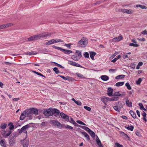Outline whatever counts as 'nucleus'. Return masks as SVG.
<instances>
[{
    "instance_id": "obj_58",
    "label": "nucleus",
    "mask_w": 147,
    "mask_h": 147,
    "mask_svg": "<svg viewBox=\"0 0 147 147\" xmlns=\"http://www.w3.org/2000/svg\"><path fill=\"white\" fill-rule=\"evenodd\" d=\"M101 100L105 104L107 102V101L105 100H106L105 99L104 97L101 98Z\"/></svg>"
},
{
    "instance_id": "obj_5",
    "label": "nucleus",
    "mask_w": 147,
    "mask_h": 147,
    "mask_svg": "<svg viewBox=\"0 0 147 147\" xmlns=\"http://www.w3.org/2000/svg\"><path fill=\"white\" fill-rule=\"evenodd\" d=\"M52 112V108H50L48 109L45 110L43 113L45 116L49 117L53 115Z\"/></svg>"
},
{
    "instance_id": "obj_10",
    "label": "nucleus",
    "mask_w": 147,
    "mask_h": 147,
    "mask_svg": "<svg viewBox=\"0 0 147 147\" xmlns=\"http://www.w3.org/2000/svg\"><path fill=\"white\" fill-rule=\"evenodd\" d=\"M51 123L54 125H57L58 127H62V125L58 121L53 120L51 121Z\"/></svg>"
},
{
    "instance_id": "obj_14",
    "label": "nucleus",
    "mask_w": 147,
    "mask_h": 147,
    "mask_svg": "<svg viewBox=\"0 0 147 147\" xmlns=\"http://www.w3.org/2000/svg\"><path fill=\"white\" fill-rule=\"evenodd\" d=\"M15 141L14 140V138L12 135H11L9 137V144L12 146L14 142Z\"/></svg>"
},
{
    "instance_id": "obj_36",
    "label": "nucleus",
    "mask_w": 147,
    "mask_h": 147,
    "mask_svg": "<svg viewBox=\"0 0 147 147\" xmlns=\"http://www.w3.org/2000/svg\"><path fill=\"white\" fill-rule=\"evenodd\" d=\"M63 126H64L66 128H68L70 129H73V127L71 126L68 125H63Z\"/></svg>"
},
{
    "instance_id": "obj_51",
    "label": "nucleus",
    "mask_w": 147,
    "mask_h": 147,
    "mask_svg": "<svg viewBox=\"0 0 147 147\" xmlns=\"http://www.w3.org/2000/svg\"><path fill=\"white\" fill-rule=\"evenodd\" d=\"M54 63L55 64V65L57 66L60 68H64V67H63L61 65L58 64V63L55 62H54Z\"/></svg>"
},
{
    "instance_id": "obj_18",
    "label": "nucleus",
    "mask_w": 147,
    "mask_h": 147,
    "mask_svg": "<svg viewBox=\"0 0 147 147\" xmlns=\"http://www.w3.org/2000/svg\"><path fill=\"white\" fill-rule=\"evenodd\" d=\"M100 78L102 80L104 81H106L109 79V78L106 75L102 76Z\"/></svg>"
},
{
    "instance_id": "obj_12",
    "label": "nucleus",
    "mask_w": 147,
    "mask_h": 147,
    "mask_svg": "<svg viewBox=\"0 0 147 147\" xmlns=\"http://www.w3.org/2000/svg\"><path fill=\"white\" fill-rule=\"evenodd\" d=\"M123 39V37L122 36H120L118 37H115L112 39V42H118Z\"/></svg>"
},
{
    "instance_id": "obj_44",
    "label": "nucleus",
    "mask_w": 147,
    "mask_h": 147,
    "mask_svg": "<svg viewBox=\"0 0 147 147\" xmlns=\"http://www.w3.org/2000/svg\"><path fill=\"white\" fill-rule=\"evenodd\" d=\"M4 27V28L6 27H8L9 26H11L12 25L11 23H8L7 24H5L3 25Z\"/></svg>"
},
{
    "instance_id": "obj_39",
    "label": "nucleus",
    "mask_w": 147,
    "mask_h": 147,
    "mask_svg": "<svg viewBox=\"0 0 147 147\" xmlns=\"http://www.w3.org/2000/svg\"><path fill=\"white\" fill-rule=\"evenodd\" d=\"M114 109L116 111L119 112L120 111V109L118 108V106H116L113 107Z\"/></svg>"
},
{
    "instance_id": "obj_40",
    "label": "nucleus",
    "mask_w": 147,
    "mask_h": 147,
    "mask_svg": "<svg viewBox=\"0 0 147 147\" xmlns=\"http://www.w3.org/2000/svg\"><path fill=\"white\" fill-rule=\"evenodd\" d=\"M53 69L54 71H55V73L57 74H58L60 72L58 70V69L56 67H55L54 68H53Z\"/></svg>"
},
{
    "instance_id": "obj_2",
    "label": "nucleus",
    "mask_w": 147,
    "mask_h": 147,
    "mask_svg": "<svg viewBox=\"0 0 147 147\" xmlns=\"http://www.w3.org/2000/svg\"><path fill=\"white\" fill-rule=\"evenodd\" d=\"M88 43L87 39L82 38L78 43V46L79 47H85Z\"/></svg>"
},
{
    "instance_id": "obj_34",
    "label": "nucleus",
    "mask_w": 147,
    "mask_h": 147,
    "mask_svg": "<svg viewBox=\"0 0 147 147\" xmlns=\"http://www.w3.org/2000/svg\"><path fill=\"white\" fill-rule=\"evenodd\" d=\"M121 95L119 93V92H115L114 93V94H113V95H112V96H121Z\"/></svg>"
},
{
    "instance_id": "obj_27",
    "label": "nucleus",
    "mask_w": 147,
    "mask_h": 147,
    "mask_svg": "<svg viewBox=\"0 0 147 147\" xmlns=\"http://www.w3.org/2000/svg\"><path fill=\"white\" fill-rule=\"evenodd\" d=\"M136 7H140L142 9H146L147 8V7L146 6L143 5H136Z\"/></svg>"
},
{
    "instance_id": "obj_61",
    "label": "nucleus",
    "mask_w": 147,
    "mask_h": 147,
    "mask_svg": "<svg viewBox=\"0 0 147 147\" xmlns=\"http://www.w3.org/2000/svg\"><path fill=\"white\" fill-rule=\"evenodd\" d=\"M142 34L144 35L147 34V31L146 30H144L142 32Z\"/></svg>"
},
{
    "instance_id": "obj_7",
    "label": "nucleus",
    "mask_w": 147,
    "mask_h": 147,
    "mask_svg": "<svg viewBox=\"0 0 147 147\" xmlns=\"http://www.w3.org/2000/svg\"><path fill=\"white\" fill-rule=\"evenodd\" d=\"M21 141L22 142L21 144L23 146V147H28L29 144L28 140H25V139H24L22 140H21Z\"/></svg>"
},
{
    "instance_id": "obj_16",
    "label": "nucleus",
    "mask_w": 147,
    "mask_h": 147,
    "mask_svg": "<svg viewBox=\"0 0 147 147\" xmlns=\"http://www.w3.org/2000/svg\"><path fill=\"white\" fill-rule=\"evenodd\" d=\"M29 109L30 111H31V112L33 114H34L36 115L38 114V110L37 109L32 108Z\"/></svg>"
},
{
    "instance_id": "obj_54",
    "label": "nucleus",
    "mask_w": 147,
    "mask_h": 147,
    "mask_svg": "<svg viewBox=\"0 0 147 147\" xmlns=\"http://www.w3.org/2000/svg\"><path fill=\"white\" fill-rule=\"evenodd\" d=\"M104 97L105 99L106 100H106L107 102V101H111L112 100L111 98H109L108 97L105 96H104Z\"/></svg>"
},
{
    "instance_id": "obj_41",
    "label": "nucleus",
    "mask_w": 147,
    "mask_h": 147,
    "mask_svg": "<svg viewBox=\"0 0 147 147\" xmlns=\"http://www.w3.org/2000/svg\"><path fill=\"white\" fill-rule=\"evenodd\" d=\"M76 122L77 123H78L82 125H86V124L85 123H84V122H83L80 120H77L76 121Z\"/></svg>"
},
{
    "instance_id": "obj_46",
    "label": "nucleus",
    "mask_w": 147,
    "mask_h": 147,
    "mask_svg": "<svg viewBox=\"0 0 147 147\" xmlns=\"http://www.w3.org/2000/svg\"><path fill=\"white\" fill-rule=\"evenodd\" d=\"M61 78L64 80H67L69 79V77L67 76V77H66L65 76H59Z\"/></svg>"
},
{
    "instance_id": "obj_23",
    "label": "nucleus",
    "mask_w": 147,
    "mask_h": 147,
    "mask_svg": "<svg viewBox=\"0 0 147 147\" xmlns=\"http://www.w3.org/2000/svg\"><path fill=\"white\" fill-rule=\"evenodd\" d=\"M71 58L74 60L76 61H78L79 59L76 54L73 55L71 57Z\"/></svg>"
},
{
    "instance_id": "obj_38",
    "label": "nucleus",
    "mask_w": 147,
    "mask_h": 147,
    "mask_svg": "<svg viewBox=\"0 0 147 147\" xmlns=\"http://www.w3.org/2000/svg\"><path fill=\"white\" fill-rule=\"evenodd\" d=\"M129 45L131 46H133L134 47H138L139 46V45L133 43H130Z\"/></svg>"
},
{
    "instance_id": "obj_11",
    "label": "nucleus",
    "mask_w": 147,
    "mask_h": 147,
    "mask_svg": "<svg viewBox=\"0 0 147 147\" xmlns=\"http://www.w3.org/2000/svg\"><path fill=\"white\" fill-rule=\"evenodd\" d=\"M31 111H30V109H29L28 110L26 111L27 113V116L29 117V119H31L32 118V115L33 114L31 112Z\"/></svg>"
},
{
    "instance_id": "obj_60",
    "label": "nucleus",
    "mask_w": 147,
    "mask_h": 147,
    "mask_svg": "<svg viewBox=\"0 0 147 147\" xmlns=\"http://www.w3.org/2000/svg\"><path fill=\"white\" fill-rule=\"evenodd\" d=\"M136 134L138 136H140V132L138 131H137L136 132Z\"/></svg>"
},
{
    "instance_id": "obj_45",
    "label": "nucleus",
    "mask_w": 147,
    "mask_h": 147,
    "mask_svg": "<svg viewBox=\"0 0 147 147\" xmlns=\"http://www.w3.org/2000/svg\"><path fill=\"white\" fill-rule=\"evenodd\" d=\"M84 107L85 109L88 111H90L91 110V108L89 107L86 106H84Z\"/></svg>"
},
{
    "instance_id": "obj_32",
    "label": "nucleus",
    "mask_w": 147,
    "mask_h": 147,
    "mask_svg": "<svg viewBox=\"0 0 147 147\" xmlns=\"http://www.w3.org/2000/svg\"><path fill=\"white\" fill-rule=\"evenodd\" d=\"M54 39V42L55 43L59 42H63V40H62L61 39L56 38V39Z\"/></svg>"
},
{
    "instance_id": "obj_57",
    "label": "nucleus",
    "mask_w": 147,
    "mask_h": 147,
    "mask_svg": "<svg viewBox=\"0 0 147 147\" xmlns=\"http://www.w3.org/2000/svg\"><path fill=\"white\" fill-rule=\"evenodd\" d=\"M11 131H10L8 132V133L6 134L5 135V136L8 137L11 134Z\"/></svg>"
},
{
    "instance_id": "obj_55",
    "label": "nucleus",
    "mask_w": 147,
    "mask_h": 147,
    "mask_svg": "<svg viewBox=\"0 0 147 147\" xmlns=\"http://www.w3.org/2000/svg\"><path fill=\"white\" fill-rule=\"evenodd\" d=\"M37 53L36 51H32L30 52V55H34L37 54Z\"/></svg>"
},
{
    "instance_id": "obj_47",
    "label": "nucleus",
    "mask_w": 147,
    "mask_h": 147,
    "mask_svg": "<svg viewBox=\"0 0 147 147\" xmlns=\"http://www.w3.org/2000/svg\"><path fill=\"white\" fill-rule=\"evenodd\" d=\"M11 124L9 127V129L10 130L13 129L14 128V126L12 123H10L9 125Z\"/></svg>"
},
{
    "instance_id": "obj_29",
    "label": "nucleus",
    "mask_w": 147,
    "mask_h": 147,
    "mask_svg": "<svg viewBox=\"0 0 147 147\" xmlns=\"http://www.w3.org/2000/svg\"><path fill=\"white\" fill-rule=\"evenodd\" d=\"M125 128L128 130L133 131L134 128V127L133 126H129L128 127L125 126Z\"/></svg>"
},
{
    "instance_id": "obj_22",
    "label": "nucleus",
    "mask_w": 147,
    "mask_h": 147,
    "mask_svg": "<svg viewBox=\"0 0 147 147\" xmlns=\"http://www.w3.org/2000/svg\"><path fill=\"white\" fill-rule=\"evenodd\" d=\"M125 104L126 105L129 107H131L132 106V102H129L128 99H127L125 101Z\"/></svg>"
},
{
    "instance_id": "obj_59",
    "label": "nucleus",
    "mask_w": 147,
    "mask_h": 147,
    "mask_svg": "<svg viewBox=\"0 0 147 147\" xmlns=\"http://www.w3.org/2000/svg\"><path fill=\"white\" fill-rule=\"evenodd\" d=\"M84 129L87 131L88 133L91 130L89 128L86 126Z\"/></svg>"
},
{
    "instance_id": "obj_37",
    "label": "nucleus",
    "mask_w": 147,
    "mask_h": 147,
    "mask_svg": "<svg viewBox=\"0 0 147 147\" xmlns=\"http://www.w3.org/2000/svg\"><path fill=\"white\" fill-rule=\"evenodd\" d=\"M111 101H117L118 100L119 98L118 97L116 96H114L112 98H111Z\"/></svg>"
},
{
    "instance_id": "obj_6",
    "label": "nucleus",
    "mask_w": 147,
    "mask_h": 147,
    "mask_svg": "<svg viewBox=\"0 0 147 147\" xmlns=\"http://www.w3.org/2000/svg\"><path fill=\"white\" fill-rule=\"evenodd\" d=\"M119 12L125 13L129 14H131L134 12V11L131 9H119L118 10Z\"/></svg>"
},
{
    "instance_id": "obj_63",
    "label": "nucleus",
    "mask_w": 147,
    "mask_h": 147,
    "mask_svg": "<svg viewBox=\"0 0 147 147\" xmlns=\"http://www.w3.org/2000/svg\"><path fill=\"white\" fill-rule=\"evenodd\" d=\"M102 2V1H98L96 3H94V4L95 5H96L97 4H100Z\"/></svg>"
},
{
    "instance_id": "obj_64",
    "label": "nucleus",
    "mask_w": 147,
    "mask_h": 147,
    "mask_svg": "<svg viewBox=\"0 0 147 147\" xmlns=\"http://www.w3.org/2000/svg\"><path fill=\"white\" fill-rule=\"evenodd\" d=\"M136 113H137V114L138 116L139 117H140V111L138 110H137L136 111Z\"/></svg>"
},
{
    "instance_id": "obj_62",
    "label": "nucleus",
    "mask_w": 147,
    "mask_h": 147,
    "mask_svg": "<svg viewBox=\"0 0 147 147\" xmlns=\"http://www.w3.org/2000/svg\"><path fill=\"white\" fill-rule=\"evenodd\" d=\"M134 91L133 90H132L131 91L129 92V94L130 95H131L132 94V93H134Z\"/></svg>"
},
{
    "instance_id": "obj_3",
    "label": "nucleus",
    "mask_w": 147,
    "mask_h": 147,
    "mask_svg": "<svg viewBox=\"0 0 147 147\" xmlns=\"http://www.w3.org/2000/svg\"><path fill=\"white\" fill-rule=\"evenodd\" d=\"M52 47L55 49L59 50L63 52L65 54L69 55L70 53H72V51L69 50L64 49L61 48V47H56L55 45H53Z\"/></svg>"
},
{
    "instance_id": "obj_52",
    "label": "nucleus",
    "mask_w": 147,
    "mask_h": 147,
    "mask_svg": "<svg viewBox=\"0 0 147 147\" xmlns=\"http://www.w3.org/2000/svg\"><path fill=\"white\" fill-rule=\"evenodd\" d=\"M75 103L78 105H81L82 104L81 102L78 100L75 101Z\"/></svg>"
},
{
    "instance_id": "obj_4",
    "label": "nucleus",
    "mask_w": 147,
    "mask_h": 147,
    "mask_svg": "<svg viewBox=\"0 0 147 147\" xmlns=\"http://www.w3.org/2000/svg\"><path fill=\"white\" fill-rule=\"evenodd\" d=\"M29 125L27 124L23 126L21 129H19L18 130V133L19 134H21L22 132L25 133L26 134H27V132L26 130L28 129L29 127Z\"/></svg>"
},
{
    "instance_id": "obj_43",
    "label": "nucleus",
    "mask_w": 147,
    "mask_h": 147,
    "mask_svg": "<svg viewBox=\"0 0 147 147\" xmlns=\"http://www.w3.org/2000/svg\"><path fill=\"white\" fill-rule=\"evenodd\" d=\"M76 75L77 76L80 78H85V77L83 76V75H82V74L79 73H77Z\"/></svg>"
},
{
    "instance_id": "obj_21",
    "label": "nucleus",
    "mask_w": 147,
    "mask_h": 147,
    "mask_svg": "<svg viewBox=\"0 0 147 147\" xmlns=\"http://www.w3.org/2000/svg\"><path fill=\"white\" fill-rule=\"evenodd\" d=\"M129 113L134 118H136V113L134 112L132 110H130L129 111Z\"/></svg>"
},
{
    "instance_id": "obj_35",
    "label": "nucleus",
    "mask_w": 147,
    "mask_h": 147,
    "mask_svg": "<svg viewBox=\"0 0 147 147\" xmlns=\"http://www.w3.org/2000/svg\"><path fill=\"white\" fill-rule=\"evenodd\" d=\"M125 85L127 88L128 90H131V87L129 83L128 82L126 83Z\"/></svg>"
},
{
    "instance_id": "obj_26",
    "label": "nucleus",
    "mask_w": 147,
    "mask_h": 147,
    "mask_svg": "<svg viewBox=\"0 0 147 147\" xmlns=\"http://www.w3.org/2000/svg\"><path fill=\"white\" fill-rule=\"evenodd\" d=\"M96 141L97 143V144L99 146H101V143L100 141L99 140L98 138L97 137L96 138Z\"/></svg>"
},
{
    "instance_id": "obj_30",
    "label": "nucleus",
    "mask_w": 147,
    "mask_h": 147,
    "mask_svg": "<svg viewBox=\"0 0 147 147\" xmlns=\"http://www.w3.org/2000/svg\"><path fill=\"white\" fill-rule=\"evenodd\" d=\"M76 53H78L77 55L78 57V58L80 59V58L82 57L81 52L79 51L78 50H76Z\"/></svg>"
},
{
    "instance_id": "obj_24",
    "label": "nucleus",
    "mask_w": 147,
    "mask_h": 147,
    "mask_svg": "<svg viewBox=\"0 0 147 147\" xmlns=\"http://www.w3.org/2000/svg\"><path fill=\"white\" fill-rule=\"evenodd\" d=\"M82 134L84 135V136L87 138L88 140H90V137L88 134L85 132H81Z\"/></svg>"
},
{
    "instance_id": "obj_49",
    "label": "nucleus",
    "mask_w": 147,
    "mask_h": 147,
    "mask_svg": "<svg viewBox=\"0 0 147 147\" xmlns=\"http://www.w3.org/2000/svg\"><path fill=\"white\" fill-rule=\"evenodd\" d=\"M0 144H1V145L2 146H5V142H4V141L3 140H1L0 141Z\"/></svg>"
},
{
    "instance_id": "obj_28",
    "label": "nucleus",
    "mask_w": 147,
    "mask_h": 147,
    "mask_svg": "<svg viewBox=\"0 0 147 147\" xmlns=\"http://www.w3.org/2000/svg\"><path fill=\"white\" fill-rule=\"evenodd\" d=\"M125 75H121L118 76L116 77L115 79H120L123 78L125 77Z\"/></svg>"
},
{
    "instance_id": "obj_17",
    "label": "nucleus",
    "mask_w": 147,
    "mask_h": 147,
    "mask_svg": "<svg viewBox=\"0 0 147 147\" xmlns=\"http://www.w3.org/2000/svg\"><path fill=\"white\" fill-rule=\"evenodd\" d=\"M113 89L111 88H109L108 89L107 94L109 96H111L112 95Z\"/></svg>"
},
{
    "instance_id": "obj_50",
    "label": "nucleus",
    "mask_w": 147,
    "mask_h": 147,
    "mask_svg": "<svg viewBox=\"0 0 147 147\" xmlns=\"http://www.w3.org/2000/svg\"><path fill=\"white\" fill-rule=\"evenodd\" d=\"M84 55L85 58H88L89 57V54L88 52H85L84 54Z\"/></svg>"
},
{
    "instance_id": "obj_20",
    "label": "nucleus",
    "mask_w": 147,
    "mask_h": 147,
    "mask_svg": "<svg viewBox=\"0 0 147 147\" xmlns=\"http://www.w3.org/2000/svg\"><path fill=\"white\" fill-rule=\"evenodd\" d=\"M90 56L92 60H94V56L96 54V53L94 52H92L90 53Z\"/></svg>"
},
{
    "instance_id": "obj_9",
    "label": "nucleus",
    "mask_w": 147,
    "mask_h": 147,
    "mask_svg": "<svg viewBox=\"0 0 147 147\" xmlns=\"http://www.w3.org/2000/svg\"><path fill=\"white\" fill-rule=\"evenodd\" d=\"M68 63L70 65L82 68V67L81 65L78 64V63H77L75 62H73L71 61H68Z\"/></svg>"
},
{
    "instance_id": "obj_8",
    "label": "nucleus",
    "mask_w": 147,
    "mask_h": 147,
    "mask_svg": "<svg viewBox=\"0 0 147 147\" xmlns=\"http://www.w3.org/2000/svg\"><path fill=\"white\" fill-rule=\"evenodd\" d=\"M52 112L53 115L56 116L59 115L60 113L59 111L55 108H52Z\"/></svg>"
},
{
    "instance_id": "obj_42",
    "label": "nucleus",
    "mask_w": 147,
    "mask_h": 147,
    "mask_svg": "<svg viewBox=\"0 0 147 147\" xmlns=\"http://www.w3.org/2000/svg\"><path fill=\"white\" fill-rule=\"evenodd\" d=\"M142 79L141 78H139L138 81H137L136 82V84L137 85H139L141 83V82L142 81Z\"/></svg>"
},
{
    "instance_id": "obj_48",
    "label": "nucleus",
    "mask_w": 147,
    "mask_h": 147,
    "mask_svg": "<svg viewBox=\"0 0 147 147\" xmlns=\"http://www.w3.org/2000/svg\"><path fill=\"white\" fill-rule=\"evenodd\" d=\"M115 145L117 147H123V146L122 145L120 144L119 143L116 142L115 143Z\"/></svg>"
},
{
    "instance_id": "obj_19",
    "label": "nucleus",
    "mask_w": 147,
    "mask_h": 147,
    "mask_svg": "<svg viewBox=\"0 0 147 147\" xmlns=\"http://www.w3.org/2000/svg\"><path fill=\"white\" fill-rule=\"evenodd\" d=\"M54 41V39L51 40L49 41L46 42L45 43V45H49L55 43Z\"/></svg>"
},
{
    "instance_id": "obj_56",
    "label": "nucleus",
    "mask_w": 147,
    "mask_h": 147,
    "mask_svg": "<svg viewBox=\"0 0 147 147\" xmlns=\"http://www.w3.org/2000/svg\"><path fill=\"white\" fill-rule=\"evenodd\" d=\"M138 105L140 107V109L141 110L144 107L142 104L141 103H139Z\"/></svg>"
},
{
    "instance_id": "obj_33",
    "label": "nucleus",
    "mask_w": 147,
    "mask_h": 147,
    "mask_svg": "<svg viewBox=\"0 0 147 147\" xmlns=\"http://www.w3.org/2000/svg\"><path fill=\"white\" fill-rule=\"evenodd\" d=\"M88 133L92 137H94L95 136V134L91 130H90L88 132Z\"/></svg>"
},
{
    "instance_id": "obj_53",
    "label": "nucleus",
    "mask_w": 147,
    "mask_h": 147,
    "mask_svg": "<svg viewBox=\"0 0 147 147\" xmlns=\"http://www.w3.org/2000/svg\"><path fill=\"white\" fill-rule=\"evenodd\" d=\"M71 43H69L68 44H65L64 45V46H66V47H67L69 49H70L71 48Z\"/></svg>"
},
{
    "instance_id": "obj_1",
    "label": "nucleus",
    "mask_w": 147,
    "mask_h": 147,
    "mask_svg": "<svg viewBox=\"0 0 147 147\" xmlns=\"http://www.w3.org/2000/svg\"><path fill=\"white\" fill-rule=\"evenodd\" d=\"M51 35V34L50 33L47 32L44 33L39 35H35L30 36L28 38V41H32L38 39H40L41 38L47 37L48 36H50Z\"/></svg>"
},
{
    "instance_id": "obj_13",
    "label": "nucleus",
    "mask_w": 147,
    "mask_h": 147,
    "mask_svg": "<svg viewBox=\"0 0 147 147\" xmlns=\"http://www.w3.org/2000/svg\"><path fill=\"white\" fill-rule=\"evenodd\" d=\"M27 112L26 110L24 111L21 114L20 119L22 120H24L27 116Z\"/></svg>"
},
{
    "instance_id": "obj_15",
    "label": "nucleus",
    "mask_w": 147,
    "mask_h": 147,
    "mask_svg": "<svg viewBox=\"0 0 147 147\" xmlns=\"http://www.w3.org/2000/svg\"><path fill=\"white\" fill-rule=\"evenodd\" d=\"M60 115L62 118L66 120L69 119V117L67 115L65 114L64 113L61 112L60 113Z\"/></svg>"
},
{
    "instance_id": "obj_25",
    "label": "nucleus",
    "mask_w": 147,
    "mask_h": 147,
    "mask_svg": "<svg viewBox=\"0 0 147 147\" xmlns=\"http://www.w3.org/2000/svg\"><path fill=\"white\" fill-rule=\"evenodd\" d=\"M124 82H119L115 84L116 86H123L124 84Z\"/></svg>"
},
{
    "instance_id": "obj_31",
    "label": "nucleus",
    "mask_w": 147,
    "mask_h": 147,
    "mask_svg": "<svg viewBox=\"0 0 147 147\" xmlns=\"http://www.w3.org/2000/svg\"><path fill=\"white\" fill-rule=\"evenodd\" d=\"M7 124L6 123H2L1 124L0 127L2 129H4L6 128Z\"/></svg>"
}]
</instances>
